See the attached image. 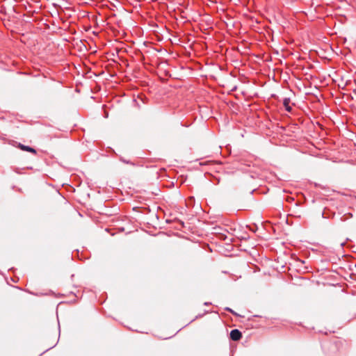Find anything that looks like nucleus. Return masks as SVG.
I'll use <instances>...</instances> for the list:
<instances>
[{
	"mask_svg": "<svg viewBox=\"0 0 356 356\" xmlns=\"http://www.w3.org/2000/svg\"><path fill=\"white\" fill-rule=\"evenodd\" d=\"M242 337V334L238 330H232L230 332V338L233 341H238Z\"/></svg>",
	"mask_w": 356,
	"mask_h": 356,
	"instance_id": "f03ea898",
	"label": "nucleus"
},
{
	"mask_svg": "<svg viewBox=\"0 0 356 356\" xmlns=\"http://www.w3.org/2000/svg\"><path fill=\"white\" fill-rule=\"evenodd\" d=\"M289 99H284V102H283V105L285 108V109L287 111H291V107L289 106Z\"/></svg>",
	"mask_w": 356,
	"mask_h": 356,
	"instance_id": "7ed1b4c3",
	"label": "nucleus"
},
{
	"mask_svg": "<svg viewBox=\"0 0 356 356\" xmlns=\"http://www.w3.org/2000/svg\"><path fill=\"white\" fill-rule=\"evenodd\" d=\"M16 147L19 149H20L22 151H26V152H31L33 154H37V151L33 148V147H31L29 146H26V145H24L20 143H18L17 145H16Z\"/></svg>",
	"mask_w": 356,
	"mask_h": 356,
	"instance_id": "f257e3e1",
	"label": "nucleus"
}]
</instances>
